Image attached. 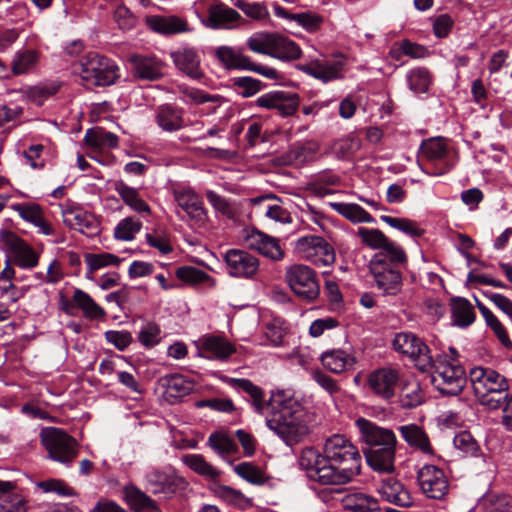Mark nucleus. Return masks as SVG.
<instances>
[{"mask_svg": "<svg viewBox=\"0 0 512 512\" xmlns=\"http://www.w3.org/2000/svg\"><path fill=\"white\" fill-rule=\"evenodd\" d=\"M397 430L409 447L425 455L434 453L427 433L419 425L414 423L401 425Z\"/></svg>", "mask_w": 512, "mask_h": 512, "instance_id": "27", "label": "nucleus"}, {"mask_svg": "<svg viewBox=\"0 0 512 512\" xmlns=\"http://www.w3.org/2000/svg\"><path fill=\"white\" fill-rule=\"evenodd\" d=\"M63 222L88 237L96 236L100 232L99 221L91 213L81 208H71L63 211Z\"/></svg>", "mask_w": 512, "mask_h": 512, "instance_id": "21", "label": "nucleus"}, {"mask_svg": "<svg viewBox=\"0 0 512 512\" xmlns=\"http://www.w3.org/2000/svg\"><path fill=\"white\" fill-rule=\"evenodd\" d=\"M234 5L254 20H263L269 16L267 7L262 3L237 0Z\"/></svg>", "mask_w": 512, "mask_h": 512, "instance_id": "59", "label": "nucleus"}, {"mask_svg": "<svg viewBox=\"0 0 512 512\" xmlns=\"http://www.w3.org/2000/svg\"><path fill=\"white\" fill-rule=\"evenodd\" d=\"M393 347L399 353L414 359L421 371L429 370V367L433 364L430 349L412 332L397 333L393 340Z\"/></svg>", "mask_w": 512, "mask_h": 512, "instance_id": "10", "label": "nucleus"}, {"mask_svg": "<svg viewBox=\"0 0 512 512\" xmlns=\"http://www.w3.org/2000/svg\"><path fill=\"white\" fill-rule=\"evenodd\" d=\"M244 241L249 249L257 251L259 254L272 261H281L285 257V252L280 245V240L256 228L246 231Z\"/></svg>", "mask_w": 512, "mask_h": 512, "instance_id": "17", "label": "nucleus"}, {"mask_svg": "<svg viewBox=\"0 0 512 512\" xmlns=\"http://www.w3.org/2000/svg\"><path fill=\"white\" fill-rule=\"evenodd\" d=\"M0 241L11 255V262L21 269H32L39 264L40 254L16 233L0 232Z\"/></svg>", "mask_w": 512, "mask_h": 512, "instance_id": "11", "label": "nucleus"}, {"mask_svg": "<svg viewBox=\"0 0 512 512\" xmlns=\"http://www.w3.org/2000/svg\"><path fill=\"white\" fill-rule=\"evenodd\" d=\"M159 385L163 390V397L169 404L179 402L183 397L194 390L193 382L180 374L166 375L160 378Z\"/></svg>", "mask_w": 512, "mask_h": 512, "instance_id": "24", "label": "nucleus"}, {"mask_svg": "<svg viewBox=\"0 0 512 512\" xmlns=\"http://www.w3.org/2000/svg\"><path fill=\"white\" fill-rule=\"evenodd\" d=\"M233 86L237 93L244 98L251 97L263 88V83L252 77H237L233 79Z\"/></svg>", "mask_w": 512, "mask_h": 512, "instance_id": "57", "label": "nucleus"}, {"mask_svg": "<svg viewBox=\"0 0 512 512\" xmlns=\"http://www.w3.org/2000/svg\"><path fill=\"white\" fill-rule=\"evenodd\" d=\"M424 395L418 382L406 383L400 394V403L403 408H414L423 402Z\"/></svg>", "mask_w": 512, "mask_h": 512, "instance_id": "53", "label": "nucleus"}, {"mask_svg": "<svg viewBox=\"0 0 512 512\" xmlns=\"http://www.w3.org/2000/svg\"><path fill=\"white\" fill-rule=\"evenodd\" d=\"M381 260L388 266L401 267L407 262V255L404 249L396 242L388 239L387 243L376 253L370 261Z\"/></svg>", "mask_w": 512, "mask_h": 512, "instance_id": "38", "label": "nucleus"}, {"mask_svg": "<svg viewBox=\"0 0 512 512\" xmlns=\"http://www.w3.org/2000/svg\"><path fill=\"white\" fill-rule=\"evenodd\" d=\"M147 26L154 32L170 35L189 31L188 23L185 19L175 16L153 15L146 18Z\"/></svg>", "mask_w": 512, "mask_h": 512, "instance_id": "30", "label": "nucleus"}, {"mask_svg": "<svg viewBox=\"0 0 512 512\" xmlns=\"http://www.w3.org/2000/svg\"><path fill=\"white\" fill-rule=\"evenodd\" d=\"M256 105L265 109H275L282 116L294 114L298 108V97L284 91H272L259 96Z\"/></svg>", "mask_w": 512, "mask_h": 512, "instance_id": "20", "label": "nucleus"}, {"mask_svg": "<svg viewBox=\"0 0 512 512\" xmlns=\"http://www.w3.org/2000/svg\"><path fill=\"white\" fill-rule=\"evenodd\" d=\"M199 351L208 359L225 360L235 352V348L223 337L206 336L199 341Z\"/></svg>", "mask_w": 512, "mask_h": 512, "instance_id": "29", "label": "nucleus"}, {"mask_svg": "<svg viewBox=\"0 0 512 512\" xmlns=\"http://www.w3.org/2000/svg\"><path fill=\"white\" fill-rule=\"evenodd\" d=\"M157 125L166 132L178 131L183 127V111L176 106L163 104L156 110Z\"/></svg>", "mask_w": 512, "mask_h": 512, "instance_id": "33", "label": "nucleus"}, {"mask_svg": "<svg viewBox=\"0 0 512 512\" xmlns=\"http://www.w3.org/2000/svg\"><path fill=\"white\" fill-rule=\"evenodd\" d=\"M37 486L45 493H56L59 496H72L74 491L69 487L63 480L60 479H49L41 481Z\"/></svg>", "mask_w": 512, "mask_h": 512, "instance_id": "62", "label": "nucleus"}, {"mask_svg": "<svg viewBox=\"0 0 512 512\" xmlns=\"http://www.w3.org/2000/svg\"><path fill=\"white\" fill-rule=\"evenodd\" d=\"M84 261L90 273L108 266H118L121 259L112 253H86Z\"/></svg>", "mask_w": 512, "mask_h": 512, "instance_id": "50", "label": "nucleus"}, {"mask_svg": "<svg viewBox=\"0 0 512 512\" xmlns=\"http://www.w3.org/2000/svg\"><path fill=\"white\" fill-rule=\"evenodd\" d=\"M9 482L12 484L11 489L0 490V507L2 512H22L24 507L23 500L19 495L11 493L15 489V484L11 481Z\"/></svg>", "mask_w": 512, "mask_h": 512, "instance_id": "58", "label": "nucleus"}, {"mask_svg": "<svg viewBox=\"0 0 512 512\" xmlns=\"http://www.w3.org/2000/svg\"><path fill=\"white\" fill-rule=\"evenodd\" d=\"M60 89V84L56 81L40 83L27 89V97L37 105H42L45 100L55 95Z\"/></svg>", "mask_w": 512, "mask_h": 512, "instance_id": "48", "label": "nucleus"}, {"mask_svg": "<svg viewBox=\"0 0 512 512\" xmlns=\"http://www.w3.org/2000/svg\"><path fill=\"white\" fill-rule=\"evenodd\" d=\"M429 369L432 373V383L444 395L456 396L460 394L466 384V373L458 360L448 359L447 356H438Z\"/></svg>", "mask_w": 512, "mask_h": 512, "instance_id": "6", "label": "nucleus"}, {"mask_svg": "<svg viewBox=\"0 0 512 512\" xmlns=\"http://www.w3.org/2000/svg\"><path fill=\"white\" fill-rule=\"evenodd\" d=\"M233 387L246 392L252 398L254 409L259 414H264L267 403L263 399V391L248 379H232Z\"/></svg>", "mask_w": 512, "mask_h": 512, "instance_id": "46", "label": "nucleus"}, {"mask_svg": "<svg viewBox=\"0 0 512 512\" xmlns=\"http://www.w3.org/2000/svg\"><path fill=\"white\" fill-rule=\"evenodd\" d=\"M129 60L133 75L141 80L156 81L164 75L165 64L155 56L135 54Z\"/></svg>", "mask_w": 512, "mask_h": 512, "instance_id": "22", "label": "nucleus"}, {"mask_svg": "<svg viewBox=\"0 0 512 512\" xmlns=\"http://www.w3.org/2000/svg\"><path fill=\"white\" fill-rule=\"evenodd\" d=\"M40 441L48 457L65 466H71L78 455L76 440L60 428H43L40 432Z\"/></svg>", "mask_w": 512, "mask_h": 512, "instance_id": "7", "label": "nucleus"}, {"mask_svg": "<svg viewBox=\"0 0 512 512\" xmlns=\"http://www.w3.org/2000/svg\"><path fill=\"white\" fill-rule=\"evenodd\" d=\"M300 56L301 49L293 40L280 34H274L271 57L291 61L299 59Z\"/></svg>", "mask_w": 512, "mask_h": 512, "instance_id": "37", "label": "nucleus"}, {"mask_svg": "<svg viewBox=\"0 0 512 512\" xmlns=\"http://www.w3.org/2000/svg\"><path fill=\"white\" fill-rule=\"evenodd\" d=\"M114 190L118 193L122 201L137 213L150 214L149 205L142 199L137 188L131 187L123 180L114 182Z\"/></svg>", "mask_w": 512, "mask_h": 512, "instance_id": "34", "label": "nucleus"}, {"mask_svg": "<svg viewBox=\"0 0 512 512\" xmlns=\"http://www.w3.org/2000/svg\"><path fill=\"white\" fill-rule=\"evenodd\" d=\"M141 227L142 223L140 220L134 217H127L117 224L114 229V236L119 240L130 241L140 231Z\"/></svg>", "mask_w": 512, "mask_h": 512, "instance_id": "55", "label": "nucleus"}, {"mask_svg": "<svg viewBox=\"0 0 512 512\" xmlns=\"http://www.w3.org/2000/svg\"><path fill=\"white\" fill-rule=\"evenodd\" d=\"M321 362L326 369L338 374L353 368L355 358L341 349H333L321 355Z\"/></svg>", "mask_w": 512, "mask_h": 512, "instance_id": "35", "label": "nucleus"}, {"mask_svg": "<svg viewBox=\"0 0 512 512\" xmlns=\"http://www.w3.org/2000/svg\"><path fill=\"white\" fill-rule=\"evenodd\" d=\"M331 207L343 217L357 223H373L375 219L360 205L354 203L334 202Z\"/></svg>", "mask_w": 512, "mask_h": 512, "instance_id": "44", "label": "nucleus"}, {"mask_svg": "<svg viewBox=\"0 0 512 512\" xmlns=\"http://www.w3.org/2000/svg\"><path fill=\"white\" fill-rule=\"evenodd\" d=\"M267 427L287 445L293 446L308 435L303 406L285 391L272 392L267 402Z\"/></svg>", "mask_w": 512, "mask_h": 512, "instance_id": "2", "label": "nucleus"}, {"mask_svg": "<svg viewBox=\"0 0 512 512\" xmlns=\"http://www.w3.org/2000/svg\"><path fill=\"white\" fill-rule=\"evenodd\" d=\"M214 493L222 500L235 506H241L242 503L245 501L244 494L241 491L236 490L230 486L216 485Z\"/></svg>", "mask_w": 512, "mask_h": 512, "instance_id": "63", "label": "nucleus"}, {"mask_svg": "<svg viewBox=\"0 0 512 512\" xmlns=\"http://www.w3.org/2000/svg\"><path fill=\"white\" fill-rule=\"evenodd\" d=\"M454 446L466 456H477L479 446L473 436L462 431L454 437Z\"/></svg>", "mask_w": 512, "mask_h": 512, "instance_id": "60", "label": "nucleus"}, {"mask_svg": "<svg viewBox=\"0 0 512 512\" xmlns=\"http://www.w3.org/2000/svg\"><path fill=\"white\" fill-rule=\"evenodd\" d=\"M84 142L94 149H112L118 146L119 138L102 127H94L86 131Z\"/></svg>", "mask_w": 512, "mask_h": 512, "instance_id": "36", "label": "nucleus"}, {"mask_svg": "<svg viewBox=\"0 0 512 512\" xmlns=\"http://www.w3.org/2000/svg\"><path fill=\"white\" fill-rule=\"evenodd\" d=\"M407 81L414 93H425L431 84V75L426 68H416L409 72Z\"/></svg>", "mask_w": 512, "mask_h": 512, "instance_id": "54", "label": "nucleus"}, {"mask_svg": "<svg viewBox=\"0 0 512 512\" xmlns=\"http://www.w3.org/2000/svg\"><path fill=\"white\" fill-rule=\"evenodd\" d=\"M138 340L147 348L157 345L161 340V330L159 326L155 323L145 324L138 333Z\"/></svg>", "mask_w": 512, "mask_h": 512, "instance_id": "61", "label": "nucleus"}, {"mask_svg": "<svg viewBox=\"0 0 512 512\" xmlns=\"http://www.w3.org/2000/svg\"><path fill=\"white\" fill-rule=\"evenodd\" d=\"M417 480L429 498L442 499L448 492V479L444 471L435 465H424L417 473Z\"/></svg>", "mask_w": 512, "mask_h": 512, "instance_id": "15", "label": "nucleus"}, {"mask_svg": "<svg viewBox=\"0 0 512 512\" xmlns=\"http://www.w3.org/2000/svg\"><path fill=\"white\" fill-rule=\"evenodd\" d=\"M174 199L179 208L187 215L191 225L202 227L206 223L207 213L200 196L193 190L185 189L174 192Z\"/></svg>", "mask_w": 512, "mask_h": 512, "instance_id": "18", "label": "nucleus"}, {"mask_svg": "<svg viewBox=\"0 0 512 512\" xmlns=\"http://www.w3.org/2000/svg\"><path fill=\"white\" fill-rule=\"evenodd\" d=\"M182 461L187 467L206 479L215 480L220 475V471L207 462L201 454L184 455Z\"/></svg>", "mask_w": 512, "mask_h": 512, "instance_id": "42", "label": "nucleus"}, {"mask_svg": "<svg viewBox=\"0 0 512 512\" xmlns=\"http://www.w3.org/2000/svg\"><path fill=\"white\" fill-rule=\"evenodd\" d=\"M473 391L481 405L490 410L504 406L509 382L506 377L491 368L474 367L469 373Z\"/></svg>", "mask_w": 512, "mask_h": 512, "instance_id": "4", "label": "nucleus"}, {"mask_svg": "<svg viewBox=\"0 0 512 512\" xmlns=\"http://www.w3.org/2000/svg\"><path fill=\"white\" fill-rule=\"evenodd\" d=\"M380 219L390 227L395 228L411 237L417 238L424 234V230L413 220L387 215L380 216Z\"/></svg>", "mask_w": 512, "mask_h": 512, "instance_id": "49", "label": "nucleus"}, {"mask_svg": "<svg viewBox=\"0 0 512 512\" xmlns=\"http://www.w3.org/2000/svg\"><path fill=\"white\" fill-rule=\"evenodd\" d=\"M447 152V145L440 137L424 140L420 146V156L429 162L443 160Z\"/></svg>", "mask_w": 512, "mask_h": 512, "instance_id": "45", "label": "nucleus"}, {"mask_svg": "<svg viewBox=\"0 0 512 512\" xmlns=\"http://www.w3.org/2000/svg\"><path fill=\"white\" fill-rule=\"evenodd\" d=\"M11 208L16 211L24 221L37 227L39 233L47 236L55 234L54 227L45 219L43 210L38 204L19 203L12 205Z\"/></svg>", "mask_w": 512, "mask_h": 512, "instance_id": "26", "label": "nucleus"}, {"mask_svg": "<svg viewBox=\"0 0 512 512\" xmlns=\"http://www.w3.org/2000/svg\"><path fill=\"white\" fill-rule=\"evenodd\" d=\"M73 70L90 86H108L119 77L115 62L95 52L82 56L74 63Z\"/></svg>", "mask_w": 512, "mask_h": 512, "instance_id": "5", "label": "nucleus"}, {"mask_svg": "<svg viewBox=\"0 0 512 512\" xmlns=\"http://www.w3.org/2000/svg\"><path fill=\"white\" fill-rule=\"evenodd\" d=\"M124 497L129 507L134 511L157 510L156 502L134 485H128L124 488Z\"/></svg>", "mask_w": 512, "mask_h": 512, "instance_id": "41", "label": "nucleus"}, {"mask_svg": "<svg viewBox=\"0 0 512 512\" xmlns=\"http://www.w3.org/2000/svg\"><path fill=\"white\" fill-rule=\"evenodd\" d=\"M296 249L302 258L316 266H329L336 260L333 246L321 236L308 235L299 238Z\"/></svg>", "mask_w": 512, "mask_h": 512, "instance_id": "9", "label": "nucleus"}, {"mask_svg": "<svg viewBox=\"0 0 512 512\" xmlns=\"http://www.w3.org/2000/svg\"><path fill=\"white\" fill-rule=\"evenodd\" d=\"M176 276L188 283H201L209 279V275L201 269L192 266H182L176 270Z\"/></svg>", "mask_w": 512, "mask_h": 512, "instance_id": "64", "label": "nucleus"}, {"mask_svg": "<svg viewBox=\"0 0 512 512\" xmlns=\"http://www.w3.org/2000/svg\"><path fill=\"white\" fill-rule=\"evenodd\" d=\"M39 54L35 50L18 51L12 60V73L22 75L33 70L38 63Z\"/></svg>", "mask_w": 512, "mask_h": 512, "instance_id": "47", "label": "nucleus"}, {"mask_svg": "<svg viewBox=\"0 0 512 512\" xmlns=\"http://www.w3.org/2000/svg\"><path fill=\"white\" fill-rule=\"evenodd\" d=\"M377 492L385 501L397 506L410 507L413 504L410 493L398 479L390 474L380 480Z\"/></svg>", "mask_w": 512, "mask_h": 512, "instance_id": "23", "label": "nucleus"}, {"mask_svg": "<svg viewBox=\"0 0 512 512\" xmlns=\"http://www.w3.org/2000/svg\"><path fill=\"white\" fill-rule=\"evenodd\" d=\"M400 380L399 371L391 367H382L372 371L367 379L370 391L383 400L394 397Z\"/></svg>", "mask_w": 512, "mask_h": 512, "instance_id": "16", "label": "nucleus"}, {"mask_svg": "<svg viewBox=\"0 0 512 512\" xmlns=\"http://www.w3.org/2000/svg\"><path fill=\"white\" fill-rule=\"evenodd\" d=\"M453 323L461 328L470 326L475 321V312L471 303L465 298H456L451 303Z\"/></svg>", "mask_w": 512, "mask_h": 512, "instance_id": "40", "label": "nucleus"}, {"mask_svg": "<svg viewBox=\"0 0 512 512\" xmlns=\"http://www.w3.org/2000/svg\"><path fill=\"white\" fill-rule=\"evenodd\" d=\"M299 465L313 481L323 485H343L360 474L361 455L348 438L334 434L325 440L321 452L313 447L304 448Z\"/></svg>", "mask_w": 512, "mask_h": 512, "instance_id": "1", "label": "nucleus"}, {"mask_svg": "<svg viewBox=\"0 0 512 512\" xmlns=\"http://www.w3.org/2000/svg\"><path fill=\"white\" fill-rule=\"evenodd\" d=\"M74 303L76 309H81L85 318L93 320L105 315V311L91 296L81 289L74 290Z\"/></svg>", "mask_w": 512, "mask_h": 512, "instance_id": "43", "label": "nucleus"}, {"mask_svg": "<svg viewBox=\"0 0 512 512\" xmlns=\"http://www.w3.org/2000/svg\"><path fill=\"white\" fill-rule=\"evenodd\" d=\"M214 55L227 70H247V68H250V57L243 54L242 48L223 45L215 49Z\"/></svg>", "mask_w": 512, "mask_h": 512, "instance_id": "31", "label": "nucleus"}, {"mask_svg": "<svg viewBox=\"0 0 512 512\" xmlns=\"http://www.w3.org/2000/svg\"><path fill=\"white\" fill-rule=\"evenodd\" d=\"M356 426L360 439L366 444L365 457L376 472L392 474L395 471L397 438L395 433L365 418H359Z\"/></svg>", "mask_w": 512, "mask_h": 512, "instance_id": "3", "label": "nucleus"}, {"mask_svg": "<svg viewBox=\"0 0 512 512\" xmlns=\"http://www.w3.org/2000/svg\"><path fill=\"white\" fill-rule=\"evenodd\" d=\"M341 505L346 512H382L378 500L363 491L346 493L341 499Z\"/></svg>", "mask_w": 512, "mask_h": 512, "instance_id": "28", "label": "nucleus"}, {"mask_svg": "<svg viewBox=\"0 0 512 512\" xmlns=\"http://www.w3.org/2000/svg\"><path fill=\"white\" fill-rule=\"evenodd\" d=\"M223 259L226 271L231 277L253 279L259 271V259L246 250L229 249Z\"/></svg>", "mask_w": 512, "mask_h": 512, "instance_id": "13", "label": "nucleus"}, {"mask_svg": "<svg viewBox=\"0 0 512 512\" xmlns=\"http://www.w3.org/2000/svg\"><path fill=\"white\" fill-rule=\"evenodd\" d=\"M275 33H255L247 39V47L258 54L271 56Z\"/></svg>", "mask_w": 512, "mask_h": 512, "instance_id": "52", "label": "nucleus"}, {"mask_svg": "<svg viewBox=\"0 0 512 512\" xmlns=\"http://www.w3.org/2000/svg\"><path fill=\"white\" fill-rule=\"evenodd\" d=\"M235 473L247 482L261 485L266 481L264 472L250 462H243L234 466Z\"/></svg>", "mask_w": 512, "mask_h": 512, "instance_id": "56", "label": "nucleus"}, {"mask_svg": "<svg viewBox=\"0 0 512 512\" xmlns=\"http://www.w3.org/2000/svg\"><path fill=\"white\" fill-rule=\"evenodd\" d=\"M176 68L193 79H200L203 72L200 68L201 58L198 51L192 47H182L170 53Z\"/></svg>", "mask_w": 512, "mask_h": 512, "instance_id": "25", "label": "nucleus"}, {"mask_svg": "<svg viewBox=\"0 0 512 512\" xmlns=\"http://www.w3.org/2000/svg\"><path fill=\"white\" fill-rule=\"evenodd\" d=\"M284 280L298 298L307 302L314 301L320 294L317 273L308 265H289L285 269Z\"/></svg>", "mask_w": 512, "mask_h": 512, "instance_id": "8", "label": "nucleus"}, {"mask_svg": "<svg viewBox=\"0 0 512 512\" xmlns=\"http://www.w3.org/2000/svg\"><path fill=\"white\" fill-rule=\"evenodd\" d=\"M187 486V481L174 472L153 469L145 474L146 490L165 499L184 491Z\"/></svg>", "mask_w": 512, "mask_h": 512, "instance_id": "12", "label": "nucleus"}, {"mask_svg": "<svg viewBox=\"0 0 512 512\" xmlns=\"http://www.w3.org/2000/svg\"><path fill=\"white\" fill-rule=\"evenodd\" d=\"M344 63L340 60L333 62H312L301 69L306 74L321 80L324 83L342 78Z\"/></svg>", "mask_w": 512, "mask_h": 512, "instance_id": "32", "label": "nucleus"}, {"mask_svg": "<svg viewBox=\"0 0 512 512\" xmlns=\"http://www.w3.org/2000/svg\"><path fill=\"white\" fill-rule=\"evenodd\" d=\"M207 445L221 458L226 459L238 451L237 443L225 431H215L207 439Z\"/></svg>", "mask_w": 512, "mask_h": 512, "instance_id": "39", "label": "nucleus"}, {"mask_svg": "<svg viewBox=\"0 0 512 512\" xmlns=\"http://www.w3.org/2000/svg\"><path fill=\"white\" fill-rule=\"evenodd\" d=\"M208 16L202 23L211 29H232L241 19V15L226 4L216 1L209 5Z\"/></svg>", "mask_w": 512, "mask_h": 512, "instance_id": "19", "label": "nucleus"}, {"mask_svg": "<svg viewBox=\"0 0 512 512\" xmlns=\"http://www.w3.org/2000/svg\"><path fill=\"white\" fill-rule=\"evenodd\" d=\"M369 269L383 295L396 296L401 292L403 282L399 267L388 266L381 260H376L369 262Z\"/></svg>", "mask_w": 512, "mask_h": 512, "instance_id": "14", "label": "nucleus"}, {"mask_svg": "<svg viewBox=\"0 0 512 512\" xmlns=\"http://www.w3.org/2000/svg\"><path fill=\"white\" fill-rule=\"evenodd\" d=\"M356 235L364 246L374 250H380L389 239L381 230L376 228L359 227Z\"/></svg>", "mask_w": 512, "mask_h": 512, "instance_id": "51", "label": "nucleus"}]
</instances>
